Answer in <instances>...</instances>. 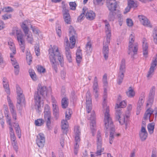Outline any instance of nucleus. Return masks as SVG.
I'll use <instances>...</instances> for the list:
<instances>
[{
	"label": "nucleus",
	"instance_id": "obj_30",
	"mask_svg": "<svg viewBox=\"0 0 157 157\" xmlns=\"http://www.w3.org/2000/svg\"><path fill=\"white\" fill-rule=\"evenodd\" d=\"M97 139V146H102V140L101 136V133L99 131H98Z\"/></svg>",
	"mask_w": 157,
	"mask_h": 157
},
{
	"label": "nucleus",
	"instance_id": "obj_19",
	"mask_svg": "<svg viewBox=\"0 0 157 157\" xmlns=\"http://www.w3.org/2000/svg\"><path fill=\"white\" fill-rule=\"evenodd\" d=\"M105 32L106 34V39H110L111 36L110 26L107 20H105Z\"/></svg>",
	"mask_w": 157,
	"mask_h": 157
},
{
	"label": "nucleus",
	"instance_id": "obj_35",
	"mask_svg": "<svg viewBox=\"0 0 157 157\" xmlns=\"http://www.w3.org/2000/svg\"><path fill=\"white\" fill-rule=\"evenodd\" d=\"M8 44L10 50L13 52V54L15 55L16 53V50L14 44L13 42L9 41L8 42Z\"/></svg>",
	"mask_w": 157,
	"mask_h": 157
},
{
	"label": "nucleus",
	"instance_id": "obj_12",
	"mask_svg": "<svg viewBox=\"0 0 157 157\" xmlns=\"http://www.w3.org/2000/svg\"><path fill=\"white\" fill-rule=\"evenodd\" d=\"M93 89V94L94 95L95 98H97L98 97V90L99 89L98 81L97 77H95L93 82V85L92 86Z\"/></svg>",
	"mask_w": 157,
	"mask_h": 157
},
{
	"label": "nucleus",
	"instance_id": "obj_50",
	"mask_svg": "<svg viewBox=\"0 0 157 157\" xmlns=\"http://www.w3.org/2000/svg\"><path fill=\"white\" fill-rule=\"evenodd\" d=\"M29 72L32 79L34 81L36 80V75L34 71L32 69L29 70Z\"/></svg>",
	"mask_w": 157,
	"mask_h": 157
},
{
	"label": "nucleus",
	"instance_id": "obj_8",
	"mask_svg": "<svg viewBox=\"0 0 157 157\" xmlns=\"http://www.w3.org/2000/svg\"><path fill=\"white\" fill-rule=\"evenodd\" d=\"M157 65V58H153L151 63L150 67L147 75V78H151L154 74V71L155 69V67Z\"/></svg>",
	"mask_w": 157,
	"mask_h": 157
},
{
	"label": "nucleus",
	"instance_id": "obj_2",
	"mask_svg": "<svg viewBox=\"0 0 157 157\" xmlns=\"http://www.w3.org/2000/svg\"><path fill=\"white\" fill-rule=\"evenodd\" d=\"M27 22V21H25L22 23L21 25V27L25 33V35L23 34L21 30H18L17 27H15L13 28L11 34L13 35H16L17 36V39H31L33 38L32 34L29 32V28L26 25Z\"/></svg>",
	"mask_w": 157,
	"mask_h": 157
},
{
	"label": "nucleus",
	"instance_id": "obj_26",
	"mask_svg": "<svg viewBox=\"0 0 157 157\" xmlns=\"http://www.w3.org/2000/svg\"><path fill=\"white\" fill-rule=\"evenodd\" d=\"M153 111L151 110V108H149L146 111L144 117V120L146 121L147 119H149L150 120V117L151 115L152 114Z\"/></svg>",
	"mask_w": 157,
	"mask_h": 157
},
{
	"label": "nucleus",
	"instance_id": "obj_34",
	"mask_svg": "<svg viewBox=\"0 0 157 157\" xmlns=\"http://www.w3.org/2000/svg\"><path fill=\"white\" fill-rule=\"evenodd\" d=\"M44 113V117L51 116L50 107L47 105H46L45 106Z\"/></svg>",
	"mask_w": 157,
	"mask_h": 157
},
{
	"label": "nucleus",
	"instance_id": "obj_38",
	"mask_svg": "<svg viewBox=\"0 0 157 157\" xmlns=\"http://www.w3.org/2000/svg\"><path fill=\"white\" fill-rule=\"evenodd\" d=\"M53 106V113L54 117L56 119H57L59 116V110L58 107L57 105H55Z\"/></svg>",
	"mask_w": 157,
	"mask_h": 157
},
{
	"label": "nucleus",
	"instance_id": "obj_42",
	"mask_svg": "<svg viewBox=\"0 0 157 157\" xmlns=\"http://www.w3.org/2000/svg\"><path fill=\"white\" fill-rule=\"evenodd\" d=\"M22 52H24L25 49V40H17Z\"/></svg>",
	"mask_w": 157,
	"mask_h": 157
},
{
	"label": "nucleus",
	"instance_id": "obj_57",
	"mask_svg": "<svg viewBox=\"0 0 157 157\" xmlns=\"http://www.w3.org/2000/svg\"><path fill=\"white\" fill-rule=\"evenodd\" d=\"M69 5L71 10H75L76 9L77 5L75 2H69Z\"/></svg>",
	"mask_w": 157,
	"mask_h": 157
},
{
	"label": "nucleus",
	"instance_id": "obj_44",
	"mask_svg": "<svg viewBox=\"0 0 157 157\" xmlns=\"http://www.w3.org/2000/svg\"><path fill=\"white\" fill-rule=\"evenodd\" d=\"M127 105V103L125 101H122L120 103L119 105L117 104V105L115 106V108L117 107V109H120L122 111V109H120V108H123L125 107Z\"/></svg>",
	"mask_w": 157,
	"mask_h": 157
},
{
	"label": "nucleus",
	"instance_id": "obj_31",
	"mask_svg": "<svg viewBox=\"0 0 157 157\" xmlns=\"http://www.w3.org/2000/svg\"><path fill=\"white\" fill-rule=\"evenodd\" d=\"M87 10V8L86 7H84L82 9V13L79 16L77 19L78 21V22H80L82 20H83L84 18V15L85 13Z\"/></svg>",
	"mask_w": 157,
	"mask_h": 157
},
{
	"label": "nucleus",
	"instance_id": "obj_16",
	"mask_svg": "<svg viewBox=\"0 0 157 157\" xmlns=\"http://www.w3.org/2000/svg\"><path fill=\"white\" fill-rule=\"evenodd\" d=\"M46 126L48 130L52 129L53 127V122L52 120L51 116L44 117Z\"/></svg>",
	"mask_w": 157,
	"mask_h": 157
},
{
	"label": "nucleus",
	"instance_id": "obj_32",
	"mask_svg": "<svg viewBox=\"0 0 157 157\" xmlns=\"http://www.w3.org/2000/svg\"><path fill=\"white\" fill-rule=\"evenodd\" d=\"M126 95L129 98H132L134 97L135 94V92L132 89L131 86L129 88L128 90L126 92Z\"/></svg>",
	"mask_w": 157,
	"mask_h": 157
},
{
	"label": "nucleus",
	"instance_id": "obj_58",
	"mask_svg": "<svg viewBox=\"0 0 157 157\" xmlns=\"http://www.w3.org/2000/svg\"><path fill=\"white\" fill-rule=\"evenodd\" d=\"M11 14H5L4 15H3L2 16V19L4 20H6L8 19L11 18Z\"/></svg>",
	"mask_w": 157,
	"mask_h": 157
},
{
	"label": "nucleus",
	"instance_id": "obj_23",
	"mask_svg": "<svg viewBox=\"0 0 157 157\" xmlns=\"http://www.w3.org/2000/svg\"><path fill=\"white\" fill-rule=\"evenodd\" d=\"M86 17L88 20L91 21L95 18L96 15L95 13L92 11L89 10L86 12Z\"/></svg>",
	"mask_w": 157,
	"mask_h": 157
},
{
	"label": "nucleus",
	"instance_id": "obj_64",
	"mask_svg": "<svg viewBox=\"0 0 157 157\" xmlns=\"http://www.w3.org/2000/svg\"><path fill=\"white\" fill-rule=\"evenodd\" d=\"M16 131V132L17 135L18 136L19 138H20L21 137V131L20 127L17 128L15 129Z\"/></svg>",
	"mask_w": 157,
	"mask_h": 157
},
{
	"label": "nucleus",
	"instance_id": "obj_3",
	"mask_svg": "<svg viewBox=\"0 0 157 157\" xmlns=\"http://www.w3.org/2000/svg\"><path fill=\"white\" fill-rule=\"evenodd\" d=\"M47 88L46 86H42L39 84L37 89V91H36L34 95L35 108L40 111L41 106V103L43 104L42 102V97H44L47 95Z\"/></svg>",
	"mask_w": 157,
	"mask_h": 157
},
{
	"label": "nucleus",
	"instance_id": "obj_1",
	"mask_svg": "<svg viewBox=\"0 0 157 157\" xmlns=\"http://www.w3.org/2000/svg\"><path fill=\"white\" fill-rule=\"evenodd\" d=\"M49 57L53 68L55 70L56 73L57 72V63L56 59L57 58L60 65L63 67L64 65V59L63 56L59 52L58 47L55 45L50 48L49 50Z\"/></svg>",
	"mask_w": 157,
	"mask_h": 157
},
{
	"label": "nucleus",
	"instance_id": "obj_10",
	"mask_svg": "<svg viewBox=\"0 0 157 157\" xmlns=\"http://www.w3.org/2000/svg\"><path fill=\"white\" fill-rule=\"evenodd\" d=\"M155 91V86H153L151 87L149 94L148 99L146 104L147 106L149 105L151 106L153 104L154 100Z\"/></svg>",
	"mask_w": 157,
	"mask_h": 157
},
{
	"label": "nucleus",
	"instance_id": "obj_17",
	"mask_svg": "<svg viewBox=\"0 0 157 157\" xmlns=\"http://www.w3.org/2000/svg\"><path fill=\"white\" fill-rule=\"evenodd\" d=\"M147 133L145 127L142 126L141 130L139 132V136L141 140H145L147 137Z\"/></svg>",
	"mask_w": 157,
	"mask_h": 157
},
{
	"label": "nucleus",
	"instance_id": "obj_53",
	"mask_svg": "<svg viewBox=\"0 0 157 157\" xmlns=\"http://www.w3.org/2000/svg\"><path fill=\"white\" fill-rule=\"evenodd\" d=\"M26 60L29 65H30L32 61V57L30 53L26 54Z\"/></svg>",
	"mask_w": 157,
	"mask_h": 157
},
{
	"label": "nucleus",
	"instance_id": "obj_25",
	"mask_svg": "<svg viewBox=\"0 0 157 157\" xmlns=\"http://www.w3.org/2000/svg\"><path fill=\"white\" fill-rule=\"evenodd\" d=\"M107 89L105 88H104V93H103V106L104 108V113L105 114V113L106 112V108L108 107L109 108V107L106 106V104L105 103V100L107 98Z\"/></svg>",
	"mask_w": 157,
	"mask_h": 157
},
{
	"label": "nucleus",
	"instance_id": "obj_28",
	"mask_svg": "<svg viewBox=\"0 0 157 157\" xmlns=\"http://www.w3.org/2000/svg\"><path fill=\"white\" fill-rule=\"evenodd\" d=\"M65 54L67 59L69 63L72 62V56L69 48L65 47Z\"/></svg>",
	"mask_w": 157,
	"mask_h": 157
},
{
	"label": "nucleus",
	"instance_id": "obj_62",
	"mask_svg": "<svg viewBox=\"0 0 157 157\" xmlns=\"http://www.w3.org/2000/svg\"><path fill=\"white\" fill-rule=\"evenodd\" d=\"M75 132L76 135H79L80 134V127L78 126H76L75 127Z\"/></svg>",
	"mask_w": 157,
	"mask_h": 157
},
{
	"label": "nucleus",
	"instance_id": "obj_6",
	"mask_svg": "<svg viewBox=\"0 0 157 157\" xmlns=\"http://www.w3.org/2000/svg\"><path fill=\"white\" fill-rule=\"evenodd\" d=\"M116 118L118 120L120 123L122 125L125 124V126L127 125V121L125 120V116L122 114V111L120 109H117L115 113ZM127 120L128 118H127Z\"/></svg>",
	"mask_w": 157,
	"mask_h": 157
},
{
	"label": "nucleus",
	"instance_id": "obj_11",
	"mask_svg": "<svg viewBox=\"0 0 157 157\" xmlns=\"http://www.w3.org/2000/svg\"><path fill=\"white\" fill-rule=\"evenodd\" d=\"M86 110L87 113H89L90 112L92 108L91 98L89 91L87 92L86 94Z\"/></svg>",
	"mask_w": 157,
	"mask_h": 157
},
{
	"label": "nucleus",
	"instance_id": "obj_55",
	"mask_svg": "<svg viewBox=\"0 0 157 157\" xmlns=\"http://www.w3.org/2000/svg\"><path fill=\"white\" fill-rule=\"evenodd\" d=\"M37 71L40 73H44L45 72V69L44 68L40 65H37L36 66Z\"/></svg>",
	"mask_w": 157,
	"mask_h": 157
},
{
	"label": "nucleus",
	"instance_id": "obj_13",
	"mask_svg": "<svg viewBox=\"0 0 157 157\" xmlns=\"http://www.w3.org/2000/svg\"><path fill=\"white\" fill-rule=\"evenodd\" d=\"M106 5L109 11H116L117 4L115 0H106Z\"/></svg>",
	"mask_w": 157,
	"mask_h": 157
},
{
	"label": "nucleus",
	"instance_id": "obj_14",
	"mask_svg": "<svg viewBox=\"0 0 157 157\" xmlns=\"http://www.w3.org/2000/svg\"><path fill=\"white\" fill-rule=\"evenodd\" d=\"M138 17L139 21L143 25L147 27H152L150 21L144 15H139Z\"/></svg>",
	"mask_w": 157,
	"mask_h": 157
},
{
	"label": "nucleus",
	"instance_id": "obj_24",
	"mask_svg": "<svg viewBox=\"0 0 157 157\" xmlns=\"http://www.w3.org/2000/svg\"><path fill=\"white\" fill-rule=\"evenodd\" d=\"M143 53L144 56L145 58L147 57L148 52V45L146 42L144 40L143 42Z\"/></svg>",
	"mask_w": 157,
	"mask_h": 157
},
{
	"label": "nucleus",
	"instance_id": "obj_59",
	"mask_svg": "<svg viewBox=\"0 0 157 157\" xmlns=\"http://www.w3.org/2000/svg\"><path fill=\"white\" fill-rule=\"evenodd\" d=\"M153 37L154 39H157V27L155 28L153 32Z\"/></svg>",
	"mask_w": 157,
	"mask_h": 157
},
{
	"label": "nucleus",
	"instance_id": "obj_15",
	"mask_svg": "<svg viewBox=\"0 0 157 157\" xmlns=\"http://www.w3.org/2000/svg\"><path fill=\"white\" fill-rule=\"evenodd\" d=\"M90 119V129L92 133H93L95 131V127L96 125L95 113L94 111H92L91 113Z\"/></svg>",
	"mask_w": 157,
	"mask_h": 157
},
{
	"label": "nucleus",
	"instance_id": "obj_45",
	"mask_svg": "<svg viewBox=\"0 0 157 157\" xmlns=\"http://www.w3.org/2000/svg\"><path fill=\"white\" fill-rule=\"evenodd\" d=\"M104 148L102 147V146H97V151L95 152L96 156L101 155V153L104 151Z\"/></svg>",
	"mask_w": 157,
	"mask_h": 157
},
{
	"label": "nucleus",
	"instance_id": "obj_37",
	"mask_svg": "<svg viewBox=\"0 0 157 157\" xmlns=\"http://www.w3.org/2000/svg\"><path fill=\"white\" fill-rule=\"evenodd\" d=\"M61 104L62 107L63 109L66 108L68 105V99L66 97L63 98L61 101Z\"/></svg>",
	"mask_w": 157,
	"mask_h": 157
},
{
	"label": "nucleus",
	"instance_id": "obj_7",
	"mask_svg": "<svg viewBox=\"0 0 157 157\" xmlns=\"http://www.w3.org/2000/svg\"><path fill=\"white\" fill-rule=\"evenodd\" d=\"M16 92L17 94V103L19 105H21L22 102H23L25 98L23 94V91L19 86L17 84L16 85Z\"/></svg>",
	"mask_w": 157,
	"mask_h": 157
},
{
	"label": "nucleus",
	"instance_id": "obj_21",
	"mask_svg": "<svg viewBox=\"0 0 157 157\" xmlns=\"http://www.w3.org/2000/svg\"><path fill=\"white\" fill-rule=\"evenodd\" d=\"M69 39H76L77 38V34L75 33L73 27L71 26L69 28Z\"/></svg>",
	"mask_w": 157,
	"mask_h": 157
},
{
	"label": "nucleus",
	"instance_id": "obj_60",
	"mask_svg": "<svg viewBox=\"0 0 157 157\" xmlns=\"http://www.w3.org/2000/svg\"><path fill=\"white\" fill-rule=\"evenodd\" d=\"M12 144L13 146V149L16 152H17L18 151V147L17 142L16 141L12 142Z\"/></svg>",
	"mask_w": 157,
	"mask_h": 157
},
{
	"label": "nucleus",
	"instance_id": "obj_33",
	"mask_svg": "<svg viewBox=\"0 0 157 157\" xmlns=\"http://www.w3.org/2000/svg\"><path fill=\"white\" fill-rule=\"evenodd\" d=\"M86 52L87 54H89L91 52L92 50V43L90 41L88 42L86 44Z\"/></svg>",
	"mask_w": 157,
	"mask_h": 157
},
{
	"label": "nucleus",
	"instance_id": "obj_22",
	"mask_svg": "<svg viewBox=\"0 0 157 157\" xmlns=\"http://www.w3.org/2000/svg\"><path fill=\"white\" fill-rule=\"evenodd\" d=\"M68 125L67 120H63L61 121V128L63 134H67L68 131Z\"/></svg>",
	"mask_w": 157,
	"mask_h": 157
},
{
	"label": "nucleus",
	"instance_id": "obj_4",
	"mask_svg": "<svg viewBox=\"0 0 157 157\" xmlns=\"http://www.w3.org/2000/svg\"><path fill=\"white\" fill-rule=\"evenodd\" d=\"M104 123L105 128L106 129H109L110 130V136L109 138V143L111 144L114 138V134L115 132V128L112 119L110 116L109 110L108 108H106L105 113L104 119Z\"/></svg>",
	"mask_w": 157,
	"mask_h": 157
},
{
	"label": "nucleus",
	"instance_id": "obj_40",
	"mask_svg": "<svg viewBox=\"0 0 157 157\" xmlns=\"http://www.w3.org/2000/svg\"><path fill=\"white\" fill-rule=\"evenodd\" d=\"M124 73H119L118 75L117 78V82L118 84L120 85L123 82L124 77Z\"/></svg>",
	"mask_w": 157,
	"mask_h": 157
},
{
	"label": "nucleus",
	"instance_id": "obj_52",
	"mask_svg": "<svg viewBox=\"0 0 157 157\" xmlns=\"http://www.w3.org/2000/svg\"><path fill=\"white\" fill-rule=\"evenodd\" d=\"M144 93L142 94V96H140L138 100V104L139 105H143L144 103V101L145 98H144Z\"/></svg>",
	"mask_w": 157,
	"mask_h": 157
},
{
	"label": "nucleus",
	"instance_id": "obj_48",
	"mask_svg": "<svg viewBox=\"0 0 157 157\" xmlns=\"http://www.w3.org/2000/svg\"><path fill=\"white\" fill-rule=\"evenodd\" d=\"M3 87L5 89V91L8 95H10V92L8 82L3 83Z\"/></svg>",
	"mask_w": 157,
	"mask_h": 157
},
{
	"label": "nucleus",
	"instance_id": "obj_51",
	"mask_svg": "<svg viewBox=\"0 0 157 157\" xmlns=\"http://www.w3.org/2000/svg\"><path fill=\"white\" fill-rule=\"evenodd\" d=\"M39 44H36L34 46L35 51L36 55L37 56L40 55V49L39 48Z\"/></svg>",
	"mask_w": 157,
	"mask_h": 157
},
{
	"label": "nucleus",
	"instance_id": "obj_36",
	"mask_svg": "<svg viewBox=\"0 0 157 157\" xmlns=\"http://www.w3.org/2000/svg\"><path fill=\"white\" fill-rule=\"evenodd\" d=\"M102 52L105 59L106 60L107 59L108 57L109 53V47L107 46L103 47Z\"/></svg>",
	"mask_w": 157,
	"mask_h": 157
},
{
	"label": "nucleus",
	"instance_id": "obj_20",
	"mask_svg": "<svg viewBox=\"0 0 157 157\" xmlns=\"http://www.w3.org/2000/svg\"><path fill=\"white\" fill-rule=\"evenodd\" d=\"M63 18L67 24H70L71 22V18L68 12L63 13Z\"/></svg>",
	"mask_w": 157,
	"mask_h": 157
},
{
	"label": "nucleus",
	"instance_id": "obj_61",
	"mask_svg": "<svg viewBox=\"0 0 157 157\" xmlns=\"http://www.w3.org/2000/svg\"><path fill=\"white\" fill-rule=\"evenodd\" d=\"M127 25L129 27H132L133 26V23L132 19L129 18H127L126 20Z\"/></svg>",
	"mask_w": 157,
	"mask_h": 157
},
{
	"label": "nucleus",
	"instance_id": "obj_43",
	"mask_svg": "<svg viewBox=\"0 0 157 157\" xmlns=\"http://www.w3.org/2000/svg\"><path fill=\"white\" fill-rule=\"evenodd\" d=\"M128 4L131 8H136L137 6L136 2H134L133 0H128Z\"/></svg>",
	"mask_w": 157,
	"mask_h": 157
},
{
	"label": "nucleus",
	"instance_id": "obj_39",
	"mask_svg": "<svg viewBox=\"0 0 157 157\" xmlns=\"http://www.w3.org/2000/svg\"><path fill=\"white\" fill-rule=\"evenodd\" d=\"M116 11H110L108 16V20L110 21H113L115 18V16L116 14L115 12Z\"/></svg>",
	"mask_w": 157,
	"mask_h": 157
},
{
	"label": "nucleus",
	"instance_id": "obj_41",
	"mask_svg": "<svg viewBox=\"0 0 157 157\" xmlns=\"http://www.w3.org/2000/svg\"><path fill=\"white\" fill-rule=\"evenodd\" d=\"M155 124L153 123H149L147 125L148 131L150 134L153 133L154 128Z\"/></svg>",
	"mask_w": 157,
	"mask_h": 157
},
{
	"label": "nucleus",
	"instance_id": "obj_54",
	"mask_svg": "<svg viewBox=\"0 0 157 157\" xmlns=\"http://www.w3.org/2000/svg\"><path fill=\"white\" fill-rule=\"evenodd\" d=\"M2 11L4 12H12L13 11V9L10 7L7 6L2 8Z\"/></svg>",
	"mask_w": 157,
	"mask_h": 157
},
{
	"label": "nucleus",
	"instance_id": "obj_49",
	"mask_svg": "<svg viewBox=\"0 0 157 157\" xmlns=\"http://www.w3.org/2000/svg\"><path fill=\"white\" fill-rule=\"evenodd\" d=\"M44 120L42 119H39L35 121V124L37 126H41L44 124Z\"/></svg>",
	"mask_w": 157,
	"mask_h": 157
},
{
	"label": "nucleus",
	"instance_id": "obj_56",
	"mask_svg": "<svg viewBox=\"0 0 157 157\" xmlns=\"http://www.w3.org/2000/svg\"><path fill=\"white\" fill-rule=\"evenodd\" d=\"M14 72L15 75H18L19 72L20 68L19 64H16V65L14 66Z\"/></svg>",
	"mask_w": 157,
	"mask_h": 157
},
{
	"label": "nucleus",
	"instance_id": "obj_47",
	"mask_svg": "<svg viewBox=\"0 0 157 157\" xmlns=\"http://www.w3.org/2000/svg\"><path fill=\"white\" fill-rule=\"evenodd\" d=\"M117 19L119 23V25L120 26H121L122 25L123 22L122 15L120 12H118L117 14Z\"/></svg>",
	"mask_w": 157,
	"mask_h": 157
},
{
	"label": "nucleus",
	"instance_id": "obj_27",
	"mask_svg": "<svg viewBox=\"0 0 157 157\" xmlns=\"http://www.w3.org/2000/svg\"><path fill=\"white\" fill-rule=\"evenodd\" d=\"M125 71V61L122 59L120 64L119 73H124Z\"/></svg>",
	"mask_w": 157,
	"mask_h": 157
},
{
	"label": "nucleus",
	"instance_id": "obj_46",
	"mask_svg": "<svg viewBox=\"0 0 157 157\" xmlns=\"http://www.w3.org/2000/svg\"><path fill=\"white\" fill-rule=\"evenodd\" d=\"M61 25L58 23H56V30L57 35L60 36L61 34Z\"/></svg>",
	"mask_w": 157,
	"mask_h": 157
},
{
	"label": "nucleus",
	"instance_id": "obj_9",
	"mask_svg": "<svg viewBox=\"0 0 157 157\" xmlns=\"http://www.w3.org/2000/svg\"><path fill=\"white\" fill-rule=\"evenodd\" d=\"M36 143L40 148H42L44 145L45 142V138L44 134L39 133L36 136Z\"/></svg>",
	"mask_w": 157,
	"mask_h": 157
},
{
	"label": "nucleus",
	"instance_id": "obj_63",
	"mask_svg": "<svg viewBox=\"0 0 157 157\" xmlns=\"http://www.w3.org/2000/svg\"><path fill=\"white\" fill-rule=\"evenodd\" d=\"M79 145L78 143H75L74 145V152L75 155H77L78 153V150L79 148Z\"/></svg>",
	"mask_w": 157,
	"mask_h": 157
},
{
	"label": "nucleus",
	"instance_id": "obj_18",
	"mask_svg": "<svg viewBox=\"0 0 157 157\" xmlns=\"http://www.w3.org/2000/svg\"><path fill=\"white\" fill-rule=\"evenodd\" d=\"M80 46L78 48L76 53V60L78 65H79L80 63L82 58V50L80 49Z\"/></svg>",
	"mask_w": 157,
	"mask_h": 157
},
{
	"label": "nucleus",
	"instance_id": "obj_5",
	"mask_svg": "<svg viewBox=\"0 0 157 157\" xmlns=\"http://www.w3.org/2000/svg\"><path fill=\"white\" fill-rule=\"evenodd\" d=\"M138 44L135 42L134 40H131L129 41L128 45V54H130L132 52L134 55L137 54L138 48Z\"/></svg>",
	"mask_w": 157,
	"mask_h": 157
},
{
	"label": "nucleus",
	"instance_id": "obj_29",
	"mask_svg": "<svg viewBox=\"0 0 157 157\" xmlns=\"http://www.w3.org/2000/svg\"><path fill=\"white\" fill-rule=\"evenodd\" d=\"M70 40V42H69L68 40H67L66 41V46L65 47H68L71 49H72L75 47V40Z\"/></svg>",
	"mask_w": 157,
	"mask_h": 157
}]
</instances>
